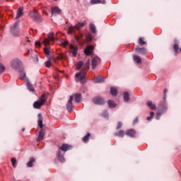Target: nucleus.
<instances>
[{
    "label": "nucleus",
    "mask_w": 181,
    "mask_h": 181,
    "mask_svg": "<svg viewBox=\"0 0 181 181\" xmlns=\"http://www.w3.org/2000/svg\"><path fill=\"white\" fill-rule=\"evenodd\" d=\"M83 36L84 35H83V33H79L78 34V35H74V39H75V40H76L77 43H79V45H80L81 43V42H80V40H81V39H83Z\"/></svg>",
    "instance_id": "19"
},
{
    "label": "nucleus",
    "mask_w": 181,
    "mask_h": 181,
    "mask_svg": "<svg viewBox=\"0 0 181 181\" xmlns=\"http://www.w3.org/2000/svg\"><path fill=\"white\" fill-rule=\"evenodd\" d=\"M120 128H122V122H119L117 123V126L116 129H120Z\"/></svg>",
    "instance_id": "46"
},
{
    "label": "nucleus",
    "mask_w": 181,
    "mask_h": 181,
    "mask_svg": "<svg viewBox=\"0 0 181 181\" xmlns=\"http://www.w3.org/2000/svg\"><path fill=\"white\" fill-rule=\"evenodd\" d=\"M27 87L29 90V91H32L33 93V91H35V88H33V86L30 83H27Z\"/></svg>",
    "instance_id": "33"
},
{
    "label": "nucleus",
    "mask_w": 181,
    "mask_h": 181,
    "mask_svg": "<svg viewBox=\"0 0 181 181\" xmlns=\"http://www.w3.org/2000/svg\"><path fill=\"white\" fill-rule=\"evenodd\" d=\"M38 126L40 128H43V118L42 117V115H38Z\"/></svg>",
    "instance_id": "21"
},
{
    "label": "nucleus",
    "mask_w": 181,
    "mask_h": 181,
    "mask_svg": "<svg viewBox=\"0 0 181 181\" xmlns=\"http://www.w3.org/2000/svg\"><path fill=\"white\" fill-rule=\"evenodd\" d=\"M44 104L42 102H40V100L38 101H35L33 103V107L34 108L39 110V108H40V107H42V105H43Z\"/></svg>",
    "instance_id": "20"
},
{
    "label": "nucleus",
    "mask_w": 181,
    "mask_h": 181,
    "mask_svg": "<svg viewBox=\"0 0 181 181\" xmlns=\"http://www.w3.org/2000/svg\"><path fill=\"white\" fill-rule=\"evenodd\" d=\"M35 46L37 47H40V46H42V43H40V41H36L35 42Z\"/></svg>",
    "instance_id": "51"
},
{
    "label": "nucleus",
    "mask_w": 181,
    "mask_h": 181,
    "mask_svg": "<svg viewBox=\"0 0 181 181\" xmlns=\"http://www.w3.org/2000/svg\"><path fill=\"white\" fill-rule=\"evenodd\" d=\"M153 115H155V113L153 112H150V116L146 117L147 121H151L153 118Z\"/></svg>",
    "instance_id": "38"
},
{
    "label": "nucleus",
    "mask_w": 181,
    "mask_h": 181,
    "mask_svg": "<svg viewBox=\"0 0 181 181\" xmlns=\"http://www.w3.org/2000/svg\"><path fill=\"white\" fill-rule=\"evenodd\" d=\"M76 81H79L81 84H86L87 82V78H86V74L83 71H80L79 73L76 74L75 75Z\"/></svg>",
    "instance_id": "3"
},
{
    "label": "nucleus",
    "mask_w": 181,
    "mask_h": 181,
    "mask_svg": "<svg viewBox=\"0 0 181 181\" xmlns=\"http://www.w3.org/2000/svg\"><path fill=\"white\" fill-rule=\"evenodd\" d=\"M62 10L59 7H54L52 8V16H56V15H60Z\"/></svg>",
    "instance_id": "13"
},
{
    "label": "nucleus",
    "mask_w": 181,
    "mask_h": 181,
    "mask_svg": "<svg viewBox=\"0 0 181 181\" xmlns=\"http://www.w3.org/2000/svg\"><path fill=\"white\" fill-rule=\"evenodd\" d=\"M35 57L37 59V62H39V58L37 57V55H35Z\"/></svg>",
    "instance_id": "57"
},
{
    "label": "nucleus",
    "mask_w": 181,
    "mask_h": 181,
    "mask_svg": "<svg viewBox=\"0 0 181 181\" xmlns=\"http://www.w3.org/2000/svg\"><path fill=\"white\" fill-rule=\"evenodd\" d=\"M90 4L92 5H95V4H101V0H90Z\"/></svg>",
    "instance_id": "42"
},
{
    "label": "nucleus",
    "mask_w": 181,
    "mask_h": 181,
    "mask_svg": "<svg viewBox=\"0 0 181 181\" xmlns=\"http://www.w3.org/2000/svg\"><path fill=\"white\" fill-rule=\"evenodd\" d=\"M158 108L160 110V112L157 113L156 119H160V117H162V114H165V112L168 111V104L163 102L159 105Z\"/></svg>",
    "instance_id": "2"
},
{
    "label": "nucleus",
    "mask_w": 181,
    "mask_h": 181,
    "mask_svg": "<svg viewBox=\"0 0 181 181\" xmlns=\"http://www.w3.org/2000/svg\"><path fill=\"white\" fill-rule=\"evenodd\" d=\"M102 117L104 118H108V112L107 110H105L102 115Z\"/></svg>",
    "instance_id": "44"
},
{
    "label": "nucleus",
    "mask_w": 181,
    "mask_h": 181,
    "mask_svg": "<svg viewBox=\"0 0 181 181\" xmlns=\"http://www.w3.org/2000/svg\"><path fill=\"white\" fill-rule=\"evenodd\" d=\"M20 76L21 78H25L26 77V74L25 72H21Z\"/></svg>",
    "instance_id": "53"
},
{
    "label": "nucleus",
    "mask_w": 181,
    "mask_h": 181,
    "mask_svg": "<svg viewBox=\"0 0 181 181\" xmlns=\"http://www.w3.org/2000/svg\"><path fill=\"white\" fill-rule=\"evenodd\" d=\"M139 44L140 45V46H144L146 45V42L144 41V38H139Z\"/></svg>",
    "instance_id": "39"
},
{
    "label": "nucleus",
    "mask_w": 181,
    "mask_h": 181,
    "mask_svg": "<svg viewBox=\"0 0 181 181\" xmlns=\"http://www.w3.org/2000/svg\"><path fill=\"white\" fill-rule=\"evenodd\" d=\"M87 24V21H84L83 22H79L75 26H71L69 28L68 33L69 35H71V33H76V30H80L81 28H84V25Z\"/></svg>",
    "instance_id": "1"
},
{
    "label": "nucleus",
    "mask_w": 181,
    "mask_h": 181,
    "mask_svg": "<svg viewBox=\"0 0 181 181\" xmlns=\"http://www.w3.org/2000/svg\"><path fill=\"white\" fill-rule=\"evenodd\" d=\"M83 64H84V63L83 62V61H79L77 64H76V69L77 70H80V69H81V67H83Z\"/></svg>",
    "instance_id": "35"
},
{
    "label": "nucleus",
    "mask_w": 181,
    "mask_h": 181,
    "mask_svg": "<svg viewBox=\"0 0 181 181\" xmlns=\"http://www.w3.org/2000/svg\"><path fill=\"white\" fill-rule=\"evenodd\" d=\"M54 1H57V0H54Z\"/></svg>",
    "instance_id": "60"
},
{
    "label": "nucleus",
    "mask_w": 181,
    "mask_h": 181,
    "mask_svg": "<svg viewBox=\"0 0 181 181\" xmlns=\"http://www.w3.org/2000/svg\"><path fill=\"white\" fill-rule=\"evenodd\" d=\"M101 62V59H100V57H95L93 58L92 59V69H95V67H97V66H98V64H100V62Z\"/></svg>",
    "instance_id": "8"
},
{
    "label": "nucleus",
    "mask_w": 181,
    "mask_h": 181,
    "mask_svg": "<svg viewBox=\"0 0 181 181\" xmlns=\"http://www.w3.org/2000/svg\"><path fill=\"white\" fill-rule=\"evenodd\" d=\"M110 94H112L113 95V97H117V95L118 94L117 88H110Z\"/></svg>",
    "instance_id": "27"
},
{
    "label": "nucleus",
    "mask_w": 181,
    "mask_h": 181,
    "mask_svg": "<svg viewBox=\"0 0 181 181\" xmlns=\"http://www.w3.org/2000/svg\"><path fill=\"white\" fill-rule=\"evenodd\" d=\"M93 103L96 105H103V104H105V100L102 97L98 96L93 99Z\"/></svg>",
    "instance_id": "6"
},
{
    "label": "nucleus",
    "mask_w": 181,
    "mask_h": 181,
    "mask_svg": "<svg viewBox=\"0 0 181 181\" xmlns=\"http://www.w3.org/2000/svg\"><path fill=\"white\" fill-rule=\"evenodd\" d=\"M115 136H119V138H124L125 136V132L124 130H119L118 133L115 134Z\"/></svg>",
    "instance_id": "25"
},
{
    "label": "nucleus",
    "mask_w": 181,
    "mask_h": 181,
    "mask_svg": "<svg viewBox=\"0 0 181 181\" xmlns=\"http://www.w3.org/2000/svg\"><path fill=\"white\" fill-rule=\"evenodd\" d=\"M21 131L22 132H25V128H23Z\"/></svg>",
    "instance_id": "58"
},
{
    "label": "nucleus",
    "mask_w": 181,
    "mask_h": 181,
    "mask_svg": "<svg viewBox=\"0 0 181 181\" xmlns=\"http://www.w3.org/2000/svg\"><path fill=\"white\" fill-rule=\"evenodd\" d=\"M134 50L136 53H139V54H146V53H148L146 48H141L139 47H136Z\"/></svg>",
    "instance_id": "12"
},
{
    "label": "nucleus",
    "mask_w": 181,
    "mask_h": 181,
    "mask_svg": "<svg viewBox=\"0 0 181 181\" xmlns=\"http://www.w3.org/2000/svg\"><path fill=\"white\" fill-rule=\"evenodd\" d=\"M57 158H58V160L61 162V163H64L65 162L64 156L62 154V151L60 150L58 151L57 153Z\"/></svg>",
    "instance_id": "15"
},
{
    "label": "nucleus",
    "mask_w": 181,
    "mask_h": 181,
    "mask_svg": "<svg viewBox=\"0 0 181 181\" xmlns=\"http://www.w3.org/2000/svg\"><path fill=\"white\" fill-rule=\"evenodd\" d=\"M28 42H30V40H28Z\"/></svg>",
    "instance_id": "59"
},
{
    "label": "nucleus",
    "mask_w": 181,
    "mask_h": 181,
    "mask_svg": "<svg viewBox=\"0 0 181 181\" xmlns=\"http://www.w3.org/2000/svg\"><path fill=\"white\" fill-rule=\"evenodd\" d=\"M11 66L12 69H14L15 70H17V69H19L21 66H22V62L18 59H13L11 62Z\"/></svg>",
    "instance_id": "5"
},
{
    "label": "nucleus",
    "mask_w": 181,
    "mask_h": 181,
    "mask_svg": "<svg viewBox=\"0 0 181 181\" xmlns=\"http://www.w3.org/2000/svg\"><path fill=\"white\" fill-rule=\"evenodd\" d=\"M66 110L71 111L73 110V96H70L69 100L66 105Z\"/></svg>",
    "instance_id": "14"
},
{
    "label": "nucleus",
    "mask_w": 181,
    "mask_h": 181,
    "mask_svg": "<svg viewBox=\"0 0 181 181\" xmlns=\"http://www.w3.org/2000/svg\"><path fill=\"white\" fill-rule=\"evenodd\" d=\"M69 49H70V52H71V53H72L74 57H76V56H77V52L78 50V47L76 46H74L73 45H71L69 46Z\"/></svg>",
    "instance_id": "11"
},
{
    "label": "nucleus",
    "mask_w": 181,
    "mask_h": 181,
    "mask_svg": "<svg viewBox=\"0 0 181 181\" xmlns=\"http://www.w3.org/2000/svg\"><path fill=\"white\" fill-rule=\"evenodd\" d=\"M90 29L91 30L92 33H95L96 30H95V25H94V24H90Z\"/></svg>",
    "instance_id": "36"
},
{
    "label": "nucleus",
    "mask_w": 181,
    "mask_h": 181,
    "mask_svg": "<svg viewBox=\"0 0 181 181\" xmlns=\"http://www.w3.org/2000/svg\"><path fill=\"white\" fill-rule=\"evenodd\" d=\"M71 145L69 144H62L61 147H59V151H62V152H67V151H70L72 149Z\"/></svg>",
    "instance_id": "10"
},
{
    "label": "nucleus",
    "mask_w": 181,
    "mask_h": 181,
    "mask_svg": "<svg viewBox=\"0 0 181 181\" xmlns=\"http://www.w3.org/2000/svg\"><path fill=\"white\" fill-rule=\"evenodd\" d=\"M44 52H45V54L47 55V56H49V53H50V50H49V48L47 47H45L44 49Z\"/></svg>",
    "instance_id": "45"
},
{
    "label": "nucleus",
    "mask_w": 181,
    "mask_h": 181,
    "mask_svg": "<svg viewBox=\"0 0 181 181\" xmlns=\"http://www.w3.org/2000/svg\"><path fill=\"white\" fill-rule=\"evenodd\" d=\"M48 39L53 42L54 40V33L52 32L48 34Z\"/></svg>",
    "instance_id": "31"
},
{
    "label": "nucleus",
    "mask_w": 181,
    "mask_h": 181,
    "mask_svg": "<svg viewBox=\"0 0 181 181\" xmlns=\"http://www.w3.org/2000/svg\"><path fill=\"white\" fill-rule=\"evenodd\" d=\"M11 163L13 168H16V158H11Z\"/></svg>",
    "instance_id": "43"
},
{
    "label": "nucleus",
    "mask_w": 181,
    "mask_h": 181,
    "mask_svg": "<svg viewBox=\"0 0 181 181\" xmlns=\"http://www.w3.org/2000/svg\"><path fill=\"white\" fill-rule=\"evenodd\" d=\"M49 40L48 38H45L44 40H43V43L44 45H49Z\"/></svg>",
    "instance_id": "49"
},
{
    "label": "nucleus",
    "mask_w": 181,
    "mask_h": 181,
    "mask_svg": "<svg viewBox=\"0 0 181 181\" xmlns=\"http://www.w3.org/2000/svg\"><path fill=\"white\" fill-rule=\"evenodd\" d=\"M123 98L125 103H128V101H129V93L128 92H124Z\"/></svg>",
    "instance_id": "28"
},
{
    "label": "nucleus",
    "mask_w": 181,
    "mask_h": 181,
    "mask_svg": "<svg viewBox=\"0 0 181 181\" xmlns=\"http://www.w3.org/2000/svg\"><path fill=\"white\" fill-rule=\"evenodd\" d=\"M94 83H104V78L98 76L93 79Z\"/></svg>",
    "instance_id": "26"
},
{
    "label": "nucleus",
    "mask_w": 181,
    "mask_h": 181,
    "mask_svg": "<svg viewBox=\"0 0 181 181\" xmlns=\"http://www.w3.org/2000/svg\"><path fill=\"white\" fill-rule=\"evenodd\" d=\"M146 105H148V107H149V108H151V110H156V105H155V104H153L152 101H147Z\"/></svg>",
    "instance_id": "22"
},
{
    "label": "nucleus",
    "mask_w": 181,
    "mask_h": 181,
    "mask_svg": "<svg viewBox=\"0 0 181 181\" xmlns=\"http://www.w3.org/2000/svg\"><path fill=\"white\" fill-rule=\"evenodd\" d=\"M100 4H103V5H105V4H106L105 0L101 1V3H100Z\"/></svg>",
    "instance_id": "56"
},
{
    "label": "nucleus",
    "mask_w": 181,
    "mask_h": 181,
    "mask_svg": "<svg viewBox=\"0 0 181 181\" xmlns=\"http://www.w3.org/2000/svg\"><path fill=\"white\" fill-rule=\"evenodd\" d=\"M31 17L33 18L35 22H42L40 14H39L38 12L36 11V10H34L33 13H31Z\"/></svg>",
    "instance_id": "7"
},
{
    "label": "nucleus",
    "mask_w": 181,
    "mask_h": 181,
    "mask_svg": "<svg viewBox=\"0 0 181 181\" xmlns=\"http://www.w3.org/2000/svg\"><path fill=\"white\" fill-rule=\"evenodd\" d=\"M92 39L91 35L88 34L86 35V42H90Z\"/></svg>",
    "instance_id": "47"
},
{
    "label": "nucleus",
    "mask_w": 181,
    "mask_h": 181,
    "mask_svg": "<svg viewBox=\"0 0 181 181\" xmlns=\"http://www.w3.org/2000/svg\"><path fill=\"white\" fill-rule=\"evenodd\" d=\"M46 100H47V98H46V95L43 94V95H42L39 101L41 102L42 103L45 104V103L46 102Z\"/></svg>",
    "instance_id": "34"
},
{
    "label": "nucleus",
    "mask_w": 181,
    "mask_h": 181,
    "mask_svg": "<svg viewBox=\"0 0 181 181\" xmlns=\"http://www.w3.org/2000/svg\"><path fill=\"white\" fill-rule=\"evenodd\" d=\"M94 50V46L88 45L85 49L84 53L86 56H91L93 54Z\"/></svg>",
    "instance_id": "9"
},
{
    "label": "nucleus",
    "mask_w": 181,
    "mask_h": 181,
    "mask_svg": "<svg viewBox=\"0 0 181 181\" xmlns=\"http://www.w3.org/2000/svg\"><path fill=\"white\" fill-rule=\"evenodd\" d=\"M91 136V134L88 133L83 138V141L85 144H87L88 142V139H90V137Z\"/></svg>",
    "instance_id": "29"
},
{
    "label": "nucleus",
    "mask_w": 181,
    "mask_h": 181,
    "mask_svg": "<svg viewBox=\"0 0 181 181\" xmlns=\"http://www.w3.org/2000/svg\"><path fill=\"white\" fill-rule=\"evenodd\" d=\"M62 46L64 47H66V46H67V45H69V41L66 40V41H64L62 43Z\"/></svg>",
    "instance_id": "50"
},
{
    "label": "nucleus",
    "mask_w": 181,
    "mask_h": 181,
    "mask_svg": "<svg viewBox=\"0 0 181 181\" xmlns=\"http://www.w3.org/2000/svg\"><path fill=\"white\" fill-rule=\"evenodd\" d=\"M126 135H127V136H130L131 138H134L136 132H135L134 129H129L126 132Z\"/></svg>",
    "instance_id": "16"
},
{
    "label": "nucleus",
    "mask_w": 181,
    "mask_h": 181,
    "mask_svg": "<svg viewBox=\"0 0 181 181\" xmlns=\"http://www.w3.org/2000/svg\"><path fill=\"white\" fill-rule=\"evenodd\" d=\"M23 16V7H19L17 11V15L16 19H19L21 16Z\"/></svg>",
    "instance_id": "17"
},
{
    "label": "nucleus",
    "mask_w": 181,
    "mask_h": 181,
    "mask_svg": "<svg viewBox=\"0 0 181 181\" xmlns=\"http://www.w3.org/2000/svg\"><path fill=\"white\" fill-rule=\"evenodd\" d=\"M19 22H16L11 28V33L13 34L14 36H17V35H19Z\"/></svg>",
    "instance_id": "4"
},
{
    "label": "nucleus",
    "mask_w": 181,
    "mask_h": 181,
    "mask_svg": "<svg viewBox=\"0 0 181 181\" xmlns=\"http://www.w3.org/2000/svg\"><path fill=\"white\" fill-rule=\"evenodd\" d=\"M45 130L44 129H42L40 133H39V135H38V137L37 139V142H40V141H42L43 139V138L45 137Z\"/></svg>",
    "instance_id": "18"
},
{
    "label": "nucleus",
    "mask_w": 181,
    "mask_h": 181,
    "mask_svg": "<svg viewBox=\"0 0 181 181\" xmlns=\"http://www.w3.org/2000/svg\"><path fill=\"white\" fill-rule=\"evenodd\" d=\"M107 105L109 108H115L117 107V104L111 100L107 101Z\"/></svg>",
    "instance_id": "24"
},
{
    "label": "nucleus",
    "mask_w": 181,
    "mask_h": 181,
    "mask_svg": "<svg viewBox=\"0 0 181 181\" xmlns=\"http://www.w3.org/2000/svg\"><path fill=\"white\" fill-rule=\"evenodd\" d=\"M42 12H44V13H45V15L48 16L49 14L47 13V11H46V7L43 6L42 7Z\"/></svg>",
    "instance_id": "54"
},
{
    "label": "nucleus",
    "mask_w": 181,
    "mask_h": 181,
    "mask_svg": "<svg viewBox=\"0 0 181 181\" xmlns=\"http://www.w3.org/2000/svg\"><path fill=\"white\" fill-rule=\"evenodd\" d=\"M173 49H174V51H175V54H177L178 51H179V45H177V44L174 45H173Z\"/></svg>",
    "instance_id": "37"
},
{
    "label": "nucleus",
    "mask_w": 181,
    "mask_h": 181,
    "mask_svg": "<svg viewBox=\"0 0 181 181\" xmlns=\"http://www.w3.org/2000/svg\"><path fill=\"white\" fill-rule=\"evenodd\" d=\"M75 101L76 103H79L80 101H81V94L80 93L75 94Z\"/></svg>",
    "instance_id": "30"
},
{
    "label": "nucleus",
    "mask_w": 181,
    "mask_h": 181,
    "mask_svg": "<svg viewBox=\"0 0 181 181\" xmlns=\"http://www.w3.org/2000/svg\"><path fill=\"white\" fill-rule=\"evenodd\" d=\"M134 60L138 64L141 63L142 59H141V57H139L138 55L134 56Z\"/></svg>",
    "instance_id": "32"
},
{
    "label": "nucleus",
    "mask_w": 181,
    "mask_h": 181,
    "mask_svg": "<svg viewBox=\"0 0 181 181\" xmlns=\"http://www.w3.org/2000/svg\"><path fill=\"white\" fill-rule=\"evenodd\" d=\"M36 162V160L34 158H30L29 162L27 163V168H32L33 163Z\"/></svg>",
    "instance_id": "23"
},
{
    "label": "nucleus",
    "mask_w": 181,
    "mask_h": 181,
    "mask_svg": "<svg viewBox=\"0 0 181 181\" xmlns=\"http://www.w3.org/2000/svg\"><path fill=\"white\" fill-rule=\"evenodd\" d=\"M134 124H138V117H136L134 120Z\"/></svg>",
    "instance_id": "55"
},
{
    "label": "nucleus",
    "mask_w": 181,
    "mask_h": 181,
    "mask_svg": "<svg viewBox=\"0 0 181 181\" xmlns=\"http://www.w3.org/2000/svg\"><path fill=\"white\" fill-rule=\"evenodd\" d=\"M84 67H86V70H89L90 69V59H88L85 65H84Z\"/></svg>",
    "instance_id": "41"
},
{
    "label": "nucleus",
    "mask_w": 181,
    "mask_h": 181,
    "mask_svg": "<svg viewBox=\"0 0 181 181\" xmlns=\"http://www.w3.org/2000/svg\"><path fill=\"white\" fill-rule=\"evenodd\" d=\"M5 70H6L5 66H4V64H0V74H2V73H4Z\"/></svg>",
    "instance_id": "40"
},
{
    "label": "nucleus",
    "mask_w": 181,
    "mask_h": 181,
    "mask_svg": "<svg viewBox=\"0 0 181 181\" xmlns=\"http://www.w3.org/2000/svg\"><path fill=\"white\" fill-rule=\"evenodd\" d=\"M46 64V67H50V66H52V63L50 62V61H47L45 62Z\"/></svg>",
    "instance_id": "52"
},
{
    "label": "nucleus",
    "mask_w": 181,
    "mask_h": 181,
    "mask_svg": "<svg viewBox=\"0 0 181 181\" xmlns=\"http://www.w3.org/2000/svg\"><path fill=\"white\" fill-rule=\"evenodd\" d=\"M168 93V89H165L163 92V100L164 101H166V93Z\"/></svg>",
    "instance_id": "48"
}]
</instances>
